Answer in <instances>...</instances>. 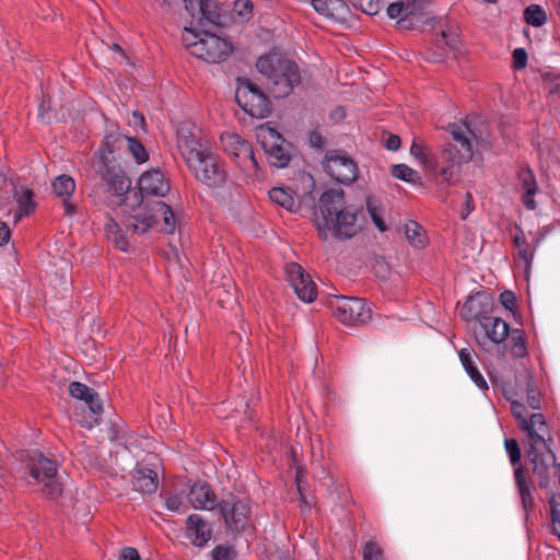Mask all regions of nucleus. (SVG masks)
I'll list each match as a JSON object with an SVG mask.
<instances>
[{
  "label": "nucleus",
  "instance_id": "obj_62",
  "mask_svg": "<svg viewBox=\"0 0 560 560\" xmlns=\"http://www.w3.org/2000/svg\"><path fill=\"white\" fill-rule=\"evenodd\" d=\"M119 560H141L138 550L133 547H124L119 555Z\"/></svg>",
  "mask_w": 560,
  "mask_h": 560
},
{
  "label": "nucleus",
  "instance_id": "obj_54",
  "mask_svg": "<svg viewBox=\"0 0 560 560\" xmlns=\"http://www.w3.org/2000/svg\"><path fill=\"white\" fill-rule=\"evenodd\" d=\"M363 560H385L383 549L374 540H369L363 547Z\"/></svg>",
  "mask_w": 560,
  "mask_h": 560
},
{
  "label": "nucleus",
  "instance_id": "obj_11",
  "mask_svg": "<svg viewBox=\"0 0 560 560\" xmlns=\"http://www.w3.org/2000/svg\"><path fill=\"white\" fill-rule=\"evenodd\" d=\"M218 510L224 520L226 533L238 535L246 529L250 508L245 501L230 493L228 499L218 502Z\"/></svg>",
  "mask_w": 560,
  "mask_h": 560
},
{
  "label": "nucleus",
  "instance_id": "obj_63",
  "mask_svg": "<svg viewBox=\"0 0 560 560\" xmlns=\"http://www.w3.org/2000/svg\"><path fill=\"white\" fill-rule=\"evenodd\" d=\"M166 508L170 510V511H173V512H178L182 504H183V501H182V498L177 494H172V495H168L166 498Z\"/></svg>",
  "mask_w": 560,
  "mask_h": 560
},
{
  "label": "nucleus",
  "instance_id": "obj_39",
  "mask_svg": "<svg viewBox=\"0 0 560 560\" xmlns=\"http://www.w3.org/2000/svg\"><path fill=\"white\" fill-rule=\"evenodd\" d=\"M405 234L411 246L423 248L427 244L424 229L416 221L410 220L405 225Z\"/></svg>",
  "mask_w": 560,
  "mask_h": 560
},
{
  "label": "nucleus",
  "instance_id": "obj_15",
  "mask_svg": "<svg viewBox=\"0 0 560 560\" xmlns=\"http://www.w3.org/2000/svg\"><path fill=\"white\" fill-rule=\"evenodd\" d=\"M92 165L95 175L107 183L108 191L114 192L116 196H124L130 190L131 179L116 163L106 162L104 156L101 162H93Z\"/></svg>",
  "mask_w": 560,
  "mask_h": 560
},
{
  "label": "nucleus",
  "instance_id": "obj_27",
  "mask_svg": "<svg viewBox=\"0 0 560 560\" xmlns=\"http://www.w3.org/2000/svg\"><path fill=\"white\" fill-rule=\"evenodd\" d=\"M54 192L63 201L65 214L72 215L77 212V207L69 199L74 192L75 183L69 175H60L56 177L51 184Z\"/></svg>",
  "mask_w": 560,
  "mask_h": 560
},
{
  "label": "nucleus",
  "instance_id": "obj_33",
  "mask_svg": "<svg viewBox=\"0 0 560 560\" xmlns=\"http://www.w3.org/2000/svg\"><path fill=\"white\" fill-rule=\"evenodd\" d=\"M127 136L121 135L118 130H113L106 132L104 136L102 145L94 153L93 162H101L103 158H106V162L110 161L112 163H116L115 158L113 156L114 152L117 150L118 144L125 141Z\"/></svg>",
  "mask_w": 560,
  "mask_h": 560
},
{
  "label": "nucleus",
  "instance_id": "obj_16",
  "mask_svg": "<svg viewBox=\"0 0 560 560\" xmlns=\"http://www.w3.org/2000/svg\"><path fill=\"white\" fill-rule=\"evenodd\" d=\"M493 310V296L486 291H478L466 299L459 311V316L467 323L477 320L479 324H481L482 322L488 320L490 316H492L491 314Z\"/></svg>",
  "mask_w": 560,
  "mask_h": 560
},
{
  "label": "nucleus",
  "instance_id": "obj_47",
  "mask_svg": "<svg viewBox=\"0 0 560 560\" xmlns=\"http://www.w3.org/2000/svg\"><path fill=\"white\" fill-rule=\"evenodd\" d=\"M450 132L454 140L458 142L464 151H466V158H472V145L470 140L466 137L463 128L456 124L450 125Z\"/></svg>",
  "mask_w": 560,
  "mask_h": 560
},
{
  "label": "nucleus",
  "instance_id": "obj_19",
  "mask_svg": "<svg viewBox=\"0 0 560 560\" xmlns=\"http://www.w3.org/2000/svg\"><path fill=\"white\" fill-rule=\"evenodd\" d=\"M511 390L515 396H526L527 405L533 409L541 408V393L534 382V375L530 370L522 369L515 373V384H511Z\"/></svg>",
  "mask_w": 560,
  "mask_h": 560
},
{
  "label": "nucleus",
  "instance_id": "obj_38",
  "mask_svg": "<svg viewBox=\"0 0 560 560\" xmlns=\"http://www.w3.org/2000/svg\"><path fill=\"white\" fill-rule=\"evenodd\" d=\"M503 395L504 397L511 401V412L515 417V419L518 421V428H521L526 421L527 417L529 416L526 406L516 399H514V392L511 390V384H505L503 386Z\"/></svg>",
  "mask_w": 560,
  "mask_h": 560
},
{
  "label": "nucleus",
  "instance_id": "obj_30",
  "mask_svg": "<svg viewBox=\"0 0 560 560\" xmlns=\"http://www.w3.org/2000/svg\"><path fill=\"white\" fill-rule=\"evenodd\" d=\"M485 338L494 345L502 343L510 334V325L500 317L490 316L488 320L480 324Z\"/></svg>",
  "mask_w": 560,
  "mask_h": 560
},
{
  "label": "nucleus",
  "instance_id": "obj_23",
  "mask_svg": "<svg viewBox=\"0 0 560 560\" xmlns=\"http://www.w3.org/2000/svg\"><path fill=\"white\" fill-rule=\"evenodd\" d=\"M515 231L516 233L513 237V244L518 249V258L524 261L525 271L527 272L532 266L536 248L545 238V233L540 231L536 232L533 235L532 241L528 242L522 228L517 224L515 225Z\"/></svg>",
  "mask_w": 560,
  "mask_h": 560
},
{
  "label": "nucleus",
  "instance_id": "obj_17",
  "mask_svg": "<svg viewBox=\"0 0 560 560\" xmlns=\"http://www.w3.org/2000/svg\"><path fill=\"white\" fill-rule=\"evenodd\" d=\"M285 272L291 287L301 301L311 303L316 299V284L301 265L290 262L285 267Z\"/></svg>",
  "mask_w": 560,
  "mask_h": 560
},
{
  "label": "nucleus",
  "instance_id": "obj_51",
  "mask_svg": "<svg viewBox=\"0 0 560 560\" xmlns=\"http://www.w3.org/2000/svg\"><path fill=\"white\" fill-rule=\"evenodd\" d=\"M542 80L548 93L560 98V73L546 72L542 74Z\"/></svg>",
  "mask_w": 560,
  "mask_h": 560
},
{
  "label": "nucleus",
  "instance_id": "obj_4",
  "mask_svg": "<svg viewBox=\"0 0 560 560\" xmlns=\"http://www.w3.org/2000/svg\"><path fill=\"white\" fill-rule=\"evenodd\" d=\"M235 101L250 117L262 119L272 113V102L269 96L250 79L236 78Z\"/></svg>",
  "mask_w": 560,
  "mask_h": 560
},
{
  "label": "nucleus",
  "instance_id": "obj_24",
  "mask_svg": "<svg viewBox=\"0 0 560 560\" xmlns=\"http://www.w3.org/2000/svg\"><path fill=\"white\" fill-rule=\"evenodd\" d=\"M517 180L522 190V202L528 210H535L537 203L534 196L538 191V184L533 170L528 165L520 167Z\"/></svg>",
  "mask_w": 560,
  "mask_h": 560
},
{
  "label": "nucleus",
  "instance_id": "obj_58",
  "mask_svg": "<svg viewBox=\"0 0 560 560\" xmlns=\"http://www.w3.org/2000/svg\"><path fill=\"white\" fill-rule=\"evenodd\" d=\"M308 141H310L311 147H313L317 150H323L327 144L326 138L317 129H314L310 132Z\"/></svg>",
  "mask_w": 560,
  "mask_h": 560
},
{
  "label": "nucleus",
  "instance_id": "obj_46",
  "mask_svg": "<svg viewBox=\"0 0 560 560\" xmlns=\"http://www.w3.org/2000/svg\"><path fill=\"white\" fill-rule=\"evenodd\" d=\"M128 151L138 164H142L149 160V153L144 145L135 137H126Z\"/></svg>",
  "mask_w": 560,
  "mask_h": 560
},
{
  "label": "nucleus",
  "instance_id": "obj_9",
  "mask_svg": "<svg viewBox=\"0 0 560 560\" xmlns=\"http://www.w3.org/2000/svg\"><path fill=\"white\" fill-rule=\"evenodd\" d=\"M257 139L271 166L283 168L289 165L292 159V144L280 132L268 125H262L258 129Z\"/></svg>",
  "mask_w": 560,
  "mask_h": 560
},
{
  "label": "nucleus",
  "instance_id": "obj_45",
  "mask_svg": "<svg viewBox=\"0 0 560 560\" xmlns=\"http://www.w3.org/2000/svg\"><path fill=\"white\" fill-rule=\"evenodd\" d=\"M524 20L527 24L539 27L546 23L547 14L540 5L530 4L524 11Z\"/></svg>",
  "mask_w": 560,
  "mask_h": 560
},
{
  "label": "nucleus",
  "instance_id": "obj_25",
  "mask_svg": "<svg viewBox=\"0 0 560 560\" xmlns=\"http://www.w3.org/2000/svg\"><path fill=\"white\" fill-rule=\"evenodd\" d=\"M188 500L195 509L212 511L218 508L217 495L208 482L191 486Z\"/></svg>",
  "mask_w": 560,
  "mask_h": 560
},
{
  "label": "nucleus",
  "instance_id": "obj_6",
  "mask_svg": "<svg viewBox=\"0 0 560 560\" xmlns=\"http://www.w3.org/2000/svg\"><path fill=\"white\" fill-rule=\"evenodd\" d=\"M26 468L30 475L43 483L42 492L45 498L55 500L62 493V486L56 479L57 464L40 452H34L28 456Z\"/></svg>",
  "mask_w": 560,
  "mask_h": 560
},
{
  "label": "nucleus",
  "instance_id": "obj_12",
  "mask_svg": "<svg viewBox=\"0 0 560 560\" xmlns=\"http://www.w3.org/2000/svg\"><path fill=\"white\" fill-rule=\"evenodd\" d=\"M133 219L139 222L131 223L133 231L140 234L145 233L149 229L155 226L160 220H163L162 232L165 234H172L176 228V220L172 208L164 201H153L149 205V210L144 213L139 212Z\"/></svg>",
  "mask_w": 560,
  "mask_h": 560
},
{
  "label": "nucleus",
  "instance_id": "obj_5",
  "mask_svg": "<svg viewBox=\"0 0 560 560\" xmlns=\"http://www.w3.org/2000/svg\"><path fill=\"white\" fill-rule=\"evenodd\" d=\"M424 0L396 1L387 7V15L390 19H397V25L404 30H420L424 25L442 24V19L429 16L424 12Z\"/></svg>",
  "mask_w": 560,
  "mask_h": 560
},
{
  "label": "nucleus",
  "instance_id": "obj_53",
  "mask_svg": "<svg viewBox=\"0 0 560 560\" xmlns=\"http://www.w3.org/2000/svg\"><path fill=\"white\" fill-rule=\"evenodd\" d=\"M94 392L93 388L89 387L88 385L81 383V382H71L69 384V393L70 395L79 400H88V396L92 395Z\"/></svg>",
  "mask_w": 560,
  "mask_h": 560
},
{
  "label": "nucleus",
  "instance_id": "obj_37",
  "mask_svg": "<svg viewBox=\"0 0 560 560\" xmlns=\"http://www.w3.org/2000/svg\"><path fill=\"white\" fill-rule=\"evenodd\" d=\"M410 154L417 159L428 171L436 172L439 165L438 161L433 159L429 148L418 139H413L410 148Z\"/></svg>",
  "mask_w": 560,
  "mask_h": 560
},
{
  "label": "nucleus",
  "instance_id": "obj_8",
  "mask_svg": "<svg viewBox=\"0 0 560 560\" xmlns=\"http://www.w3.org/2000/svg\"><path fill=\"white\" fill-rule=\"evenodd\" d=\"M327 306L335 317L345 325H363L372 318L371 307L361 298L332 295Z\"/></svg>",
  "mask_w": 560,
  "mask_h": 560
},
{
  "label": "nucleus",
  "instance_id": "obj_7",
  "mask_svg": "<svg viewBox=\"0 0 560 560\" xmlns=\"http://www.w3.org/2000/svg\"><path fill=\"white\" fill-rule=\"evenodd\" d=\"M504 446L510 456L511 464L515 467V486L525 514L528 517L529 513L535 509V499L533 495L535 487L532 479L528 477L527 468L521 464L522 451L518 442L515 439H506L504 441Z\"/></svg>",
  "mask_w": 560,
  "mask_h": 560
},
{
  "label": "nucleus",
  "instance_id": "obj_34",
  "mask_svg": "<svg viewBox=\"0 0 560 560\" xmlns=\"http://www.w3.org/2000/svg\"><path fill=\"white\" fill-rule=\"evenodd\" d=\"M472 349L463 348L459 350L458 355L459 360L462 362V365L464 366L466 373L469 375L470 380L480 388V389H488V384L482 376V374L479 372L474 359H472Z\"/></svg>",
  "mask_w": 560,
  "mask_h": 560
},
{
  "label": "nucleus",
  "instance_id": "obj_35",
  "mask_svg": "<svg viewBox=\"0 0 560 560\" xmlns=\"http://www.w3.org/2000/svg\"><path fill=\"white\" fill-rule=\"evenodd\" d=\"M520 429L527 434L525 451H530L534 448V453H540L547 452V447L551 448L550 444L552 439H545L541 434L538 433L537 429H534L530 425L528 427L526 421H524Z\"/></svg>",
  "mask_w": 560,
  "mask_h": 560
},
{
  "label": "nucleus",
  "instance_id": "obj_22",
  "mask_svg": "<svg viewBox=\"0 0 560 560\" xmlns=\"http://www.w3.org/2000/svg\"><path fill=\"white\" fill-rule=\"evenodd\" d=\"M186 536L198 548L205 547L212 538V526L199 514H190L186 522Z\"/></svg>",
  "mask_w": 560,
  "mask_h": 560
},
{
  "label": "nucleus",
  "instance_id": "obj_41",
  "mask_svg": "<svg viewBox=\"0 0 560 560\" xmlns=\"http://www.w3.org/2000/svg\"><path fill=\"white\" fill-rule=\"evenodd\" d=\"M390 174L393 177L402 182L415 185H422V179L419 173L406 164L393 165L390 168Z\"/></svg>",
  "mask_w": 560,
  "mask_h": 560
},
{
  "label": "nucleus",
  "instance_id": "obj_48",
  "mask_svg": "<svg viewBox=\"0 0 560 560\" xmlns=\"http://www.w3.org/2000/svg\"><path fill=\"white\" fill-rule=\"evenodd\" d=\"M548 501L550 505L552 533L557 535L560 540V495L552 493Z\"/></svg>",
  "mask_w": 560,
  "mask_h": 560
},
{
  "label": "nucleus",
  "instance_id": "obj_61",
  "mask_svg": "<svg viewBox=\"0 0 560 560\" xmlns=\"http://www.w3.org/2000/svg\"><path fill=\"white\" fill-rule=\"evenodd\" d=\"M117 249L121 252H127L129 247V243L127 241V237L124 235L122 231L119 232L116 235H110V238H108Z\"/></svg>",
  "mask_w": 560,
  "mask_h": 560
},
{
  "label": "nucleus",
  "instance_id": "obj_1",
  "mask_svg": "<svg viewBox=\"0 0 560 560\" xmlns=\"http://www.w3.org/2000/svg\"><path fill=\"white\" fill-rule=\"evenodd\" d=\"M256 68L267 79L269 92L276 98L289 96L302 81L298 63L279 52L260 56Z\"/></svg>",
  "mask_w": 560,
  "mask_h": 560
},
{
  "label": "nucleus",
  "instance_id": "obj_20",
  "mask_svg": "<svg viewBox=\"0 0 560 560\" xmlns=\"http://www.w3.org/2000/svg\"><path fill=\"white\" fill-rule=\"evenodd\" d=\"M362 208L357 209L352 206L345 208L329 222L328 232L331 231L336 238H351L357 234L355 222L358 215L362 214Z\"/></svg>",
  "mask_w": 560,
  "mask_h": 560
},
{
  "label": "nucleus",
  "instance_id": "obj_60",
  "mask_svg": "<svg viewBox=\"0 0 560 560\" xmlns=\"http://www.w3.org/2000/svg\"><path fill=\"white\" fill-rule=\"evenodd\" d=\"M526 422L528 427L542 431L547 427L545 416L542 413H532L527 417Z\"/></svg>",
  "mask_w": 560,
  "mask_h": 560
},
{
  "label": "nucleus",
  "instance_id": "obj_42",
  "mask_svg": "<svg viewBox=\"0 0 560 560\" xmlns=\"http://www.w3.org/2000/svg\"><path fill=\"white\" fill-rule=\"evenodd\" d=\"M440 160L447 165L459 167L463 162H467L471 158H466V151L460 152L456 145L447 143L441 152Z\"/></svg>",
  "mask_w": 560,
  "mask_h": 560
},
{
  "label": "nucleus",
  "instance_id": "obj_26",
  "mask_svg": "<svg viewBox=\"0 0 560 560\" xmlns=\"http://www.w3.org/2000/svg\"><path fill=\"white\" fill-rule=\"evenodd\" d=\"M132 485L136 491L144 494H152L158 490V474L151 468L137 464L132 471Z\"/></svg>",
  "mask_w": 560,
  "mask_h": 560
},
{
  "label": "nucleus",
  "instance_id": "obj_55",
  "mask_svg": "<svg viewBox=\"0 0 560 560\" xmlns=\"http://www.w3.org/2000/svg\"><path fill=\"white\" fill-rule=\"evenodd\" d=\"M372 269L374 275L382 280H386L390 275L389 265L385 261L383 257L380 256L374 258Z\"/></svg>",
  "mask_w": 560,
  "mask_h": 560
},
{
  "label": "nucleus",
  "instance_id": "obj_40",
  "mask_svg": "<svg viewBox=\"0 0 560 560\" xmlns=\"http://www.w3.org/2000/svg\"><path fill=\"white\" fill-rule=\"evenodd\" d=\"M510 351H511V354L514 357V358H524L527 355L528 351H527V345H526V338H525V335H524V331L521 330V329H512L510 330Z\"/></svg>",
  "mask_w": 560,
  "mask_h": 560
},
{
  "label": "nucleus",
  "instance_id": "obj_31",
  "mask_svg": "<svg viewBox=\"0 0 560 560\" xmlns=\"http://www.w3.org/2000/svg\"><path fill=\"white\" fill-rule=\"evenodd\" d=\"M13 190V197L18 203V211L15 213L16 220L35 212L37 203L34 199L35 194L33 189L27 186H14Z\"/></svg>",
  "mask_w": 560,
  "mask_h": 560
},
{
  "label": "nucleus",
  "instance_id": "obj_43",
  "mask_svg": "<svg viewBox=\"0 0 560 560\" xmlns=\"http://www.w3.org/2000/svg\"><path fill=\"white\" fill-rule=\"evenodd\" d=\"M365 205L366 210L375 226L381 232H385L387 230V226L382 218L383 208L381 201L376 199L374 196H368L365 198Z\"/></svg>",
  "mask_w": 560,
  "mask_h": 560
},
{
  "label": "nucleus",
  "instance_id": "obj_56",
  "mask_svg": "<svg viewBox=\"0 0 560 560\" xmlns=\"http://www.w3.org/2000/svg\"><path fill=\"white\" fill-rule=\"evenodd\" d=\"M513 63L512 67L515 70L524 69L527 65V52L524 48H515L513 50Z\"/></svg>",
  "mask_w": 560,
  "mask_h": 560
},
{
  "label": "nucleus",
  "instance_id": "obj_21",
  "mask_svg": "<svg viewBox=\"0 0 560 560\" xmlns=\"http://www.w3.org/2000/svg\"><path fill=\"white\" fill-rule=\"evenodd\" d=\"M198 12L200 13L198 24L201 27L213 25L223 28L232 21V16L214 0H198Z\"/></svg>",
  "mask_w": 560,
  "mask_h": 560
},
{
  "label": "nucleus",
  "instance_id": "obj_64",
  "mask_svg": "<svg viewBox=\"0 0 560 560\" xmlns=\"http://www.w3.org/2000/svg\"><path fill=\"white\" fill-rule=\"evenodd\" d=\"M400 137L397 135L388 133L387 139L385 140L386 149L390 151H396L400 147Z\"/></svg>",
  "mask_w": 560,
  "mask_h": 560
},
{
  "label": "nucleus",
  "instance_id": "obj_32",
  "mask_svg": "<svg viewBox=\"0 0 560 560\" xmlns=\"http://www.w3.org/2000/svg\"><path fill=\"white\" fill-rule=\"evenodd\" d=\"M224 151L235 161L243 155L252 154V144L237 133H225L221 136Z\"/></svg>",
  "mask_w": 560,
  "mask_h": 560
},
{
  "label": "nucleus",
  "instance_id": "obj_18",
  "mask_svg": "<svg viewBox=\"0 0 560 560\" xmlns=\"http://www.w3.org/2000/svg\"><path fill=\"white\" fill-rule=\"evenodd\" d=\"M139 191L135 192L136 206L140 207L143 202V194L164 197L168 194L171 186L165 179L161 168H152L144 172L138 180Z\"/></svg>",
  "mask_w": 560,
  "mask_h": 560
},
{
  "label": "nucleus",
  "instance_id": "obj_44",
  "mask_svg": "<svg viewBox=\"0 0 560 560\" xmlns=\"http://www.w3.org/2000/svg\"><path fill=\"white\" fill-rule=\"evenodd\" d=\"M84 402L88 405L92 413L86 421L88 428H93L94 425L100 424L101 416L103 413V402L100 398V395L94 390L92 395L88 396V400Z\"/></svg>",
  "mask_w": 560,
  "mask_h": 560
},
{
  "label": "nucleus",
  "instance_id": "obj_49",
  "mask_svg": "<svg viewBox=\"0 0 560 560\" xmlns=\"http://www.w3.org/2000/svg\"><path fill=\"white\" fill-rule=\"evenodd\" d=\"M354 8L360 9L368 15L377 14L384 7L383 0H350Z\"/></svg>",
  "mask_w": 560,
  "mask_h": 560
},
{
  "label": "nucleus",
  "instance_id": "obj_59",
  "mask_svg": "<svg viewBox=\"0 0 560 560\" xmlns=\"http://www.w3.org/2000/svg\"><path fill=\"white\" fill-rule=\"evenodd\" d=\"M500 303L505 310L513 311L516 305V298L512 291L505 290L499 295Z\"/></svg>",
  "mask_w": 560,
  "mask_h": 560
},
{
  "label": "nucleus",
  "instance_id": "obj_13",
  "mask_svg": "<svg viewBox=\"0 0 560 560\" xmlns=\"http://www.w3.org/2000/svg\"><path fill=\"white\" fill-rule=\"evenodd\" d=\"M322 165L324 171L336 182L351 184L358 178L357 163L340 150H328Z\"/></svg>",
  "mask_w": 560,
  "mask_h": 560
},
{
  "label": "nucleus",
  "instance_id": "obj_57",
  "mask_svg": "<svg viewBox=\"0 0 560 560\" xmlns=\"http://www.w3.org/2000/svg\"><path fill=\"white\" fill-rule=\"evenodd\" d=\"M459 167L453 166V165H445L442 166L439 175L442 178V182L446 183L447 185H452L454 182V178L458 175Z\"/></svg>",
  "mask_w": 560,
  "mask_h": 560
},
{
  "label": "nucleus",
  "instance_id": "obj_52",
  "mask_svg": "<svg viewBox=\"0 0 560 560\" xmlns=\"http://www.w3.org/2000/svg\"><path fill=\"white\" fill-rule=\"evenodd\" d=\"M212 560H236L237 552L233 547L218 545L210 552Z\"/></svg>",
  "mask_w": 560,
  "mask_h": 560
},
{
  "label": "nucleus",
  "instance_id": "obj_28",
  "mask_svg": "<svg viewBox=\"0 0 560 560\" xmlns=\"http://www.w3.org/2000/svg\"><path fill=\"white\" fill-rule=\"evenodd\" d=\"M312 7L320 15L332 21H345L349 7L343 0H312Z\"/></svg>",
  "mask_w": 560,
  "mask_h": 560
},
{
  "label": "nucleus",
  "instance_id": "obj_10",
  "mask_svg": "<svg viewBox=\"0 0 560 560\" xmlns=\"http://www.w3.org/2000/svg\"><path fill=\"white\" fill-rule=\"evenodd\" d=\"M345 208V192L340 189H327L318 199V211H314V222L320 240L328 238V224Z\"/></svg>",
  "mask_w": 560,
  "mask_h": 560
},
{
  "label": "nucleus",
  "instance_id": "obj_36",
  "mask_svg": "<svg viewBox=\"0 0 560 560\" xmlns=\"http://www.w3.org/2000/svg\"><path fill=\"white\" fill-rule=\"evenodd\" d=\"M269 198L272 202L281 206L290 212H298L300 205L295 201L293 191L283 187H273L269 190Z\"/></svg>",
  "mask_w": 560,
  "mask_h": 560
},
{
  "label": "nucleus",
  "instance_id": "obj_29",
  "mask_svg": "<svg viewBox=\"0 0 560 560\" xmlns=\"http://www.w3.org/2000/svg\"><path fill=\"white\" fill-rule=\"evenodd\" d=\"M178 136V149L186 162L196 152H202L206 149L202 148L196 132L189 126H180L177 131Z\"/></svg>",
  "mask_w": 560,
  "mask_h": 560
},
{
  "label": "nucleus",
  "instance_id": "obj_3",
  "mask_svg": "<svg viewBox=\"0 0 560 560\" xmlns=\"http://www.w3.org/2000/svg\"><path fill=\"white\" fill-rule=\"evenodd\" d=\"M188 168L192 172L196 179L209 188L222 187L228 177L225 163L219 154L205 150L196 152L186 162Z\"/></svg>",
  "mask_w": 560,
  "mask_h": 560
},
{
  "label": "nucleus",
  "instance_id": "obj_14",
  "mask_svg": "<svg viewBox=\"0 0 560 560\" xmlns=\"http://www.w3.org/2000/svg\"><path fill=\"white\" fill-rule=\"evenodd\" d=\"M440 32L433 39V48L428 49L425 59L431 62H443L447 57V50H456L459 44V28L455 23L442 20V24H436Z\"/></svg>",
  "mask_w": 560,
  "mask_h": 560
},
{
  "label": "nucleus",
  "instance_id": "obj_50",
  "mask_svg": "<svg viewBox=\"0 0 560 560\" xmlns=\"http://www.w3.org/2000/svg\"><path fill=\"white\" fill-rule=\"evenodd\" d=\"M233 13L240 18L241 22H247L253 16V2L250 0H235Z\"/></svg>",
  "mask_w": 560,
  "mask_h": 560
},
{
  "label": "nucleus",
  "instance_id": "obj_2",
  "mask_svg": "<svg viewBox=\"0 0 560 560\" xmlns=\"http://www.w3.org/2000/svg\"><path fill=\"white\" fill-rule=\"evenodd\" d=\"M187 31L188 34L194 36L195 40L189 42V37L185 36L184 44L186 48L192 56L203 59L209 63H219L225 60L233 50L230 42L222 39L208 30H202L201 32L196 30Z\"/></svg>",
  "mask_w": 560,
  "mask_h": 560
}]
</instances>
